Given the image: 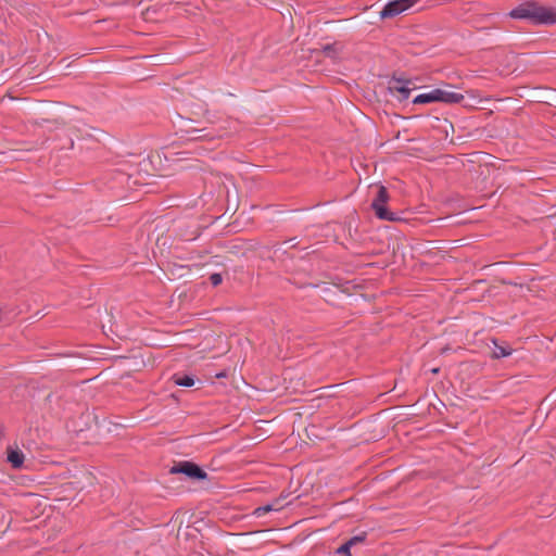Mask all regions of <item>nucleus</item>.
Returning <instances> with one entry per match:
<instances>
[{"instance_id":"obj_1","label":"nucleus","mask_w":556,"mask_h":556,"mask_svg":"<svg viewBox=\"0 0 556 556\" xmlns=\"http://www.w3.org/2000/svg\"><path fill=\"white\" fill-rule=\"evenodd\" d=\"M513 18L528 20L532 24L553 25L556 24V12L552 9L539 5L535 2H525L510 11Z\"/></svg>"},{"instance_id":"obj_2","label":"nucleus","mask_w":556,"mask_h":556,"mask_svg":"<svg viewBox=\"0 0 556 556\" xmlns=\"http://www.w3.org/2000/svg\"><path fill=\"white\" fill-rule=\"evenodd\" d=\"M389 200L390 194L388 192V189L384 186H378L376 197L371 202V208L374 210L375 215L381 220H401V217L396 213L388 210L387 203L389 202Z\"/></svg>"},{"instance_id":"obj_3","label":"nucleus","mask_w":556,"mask_h":556,"mask_svg":"<svg viewBox=\"0 0 556 556\" xmlns=\"http://www.w3.org/2000/svg\"><path fill=\"white\" fill-rule=\"evenodd\" d=\"M170 473H184L192 479L204 480L207 478V473L200 468L198 465L191 462H180L176 466L172 467Z\"/></svg>"},{"instance_id":"obj_4","label":"nucleus","mask_w":556,"mask_h":556,"mask_svg":"<svg viewBox=\"0 0 556 556\" xmlns=\"http://www.w3.org/2000/svg\"><path fill=\"white\" fill-rule=\"evenodd\" d=\"M409 85V80L395 79L390 90L392 93H396L397 100L405 101L409 98L410 91L415 88Z\"/></svg>"},{"instance_id":"obj_5","label":"nucleus","mask_w":556,"mask_h":556,"mask_svg":"<svg viewBox=\"0 0 556 556\" xmlns=\"http://www.w3.org/2000/svg\"><path fill=\"white\" fill-rule=\"evenodd\" d=\"M435 91H437V102L453 104V103H459L464 99V96L462 93L451 91L447 89L435 88Z\"/></svg>"},{"instance_id":"obj_6","label":"nucleus","mask_w":556,"mask_h":556,"mask_svg":"<svg viewBox=\"0 0 556 556\" xmlns=\"http://www.w3.org/2000/svg\"><path fill=\"white\" fill-rule=\"evenodd\" d=\"M405 11V7L401 4L400 0H392L388 2L380 12L381 18L394 17Z\"/></svg>"},{"instance_id":"obj_7","label":"nucleus","mask_w":556,"mask_h":556,"mask_svg":"<svg viewBox=\"0 0 556 556\" xmlns=\"http://www.w3.org/2000/svg\"><path fill=\"white\" fill-rule=\"evenodd\" d=\"M432 102H437V91H435V89H432V90H430L429 92H426V93L418 94L413 100L414 104H427V103H432Z\"/></svg>"},{"instance_id":"obj_8","label":"nucleus","mask_w":556,"mask_h":556,"mask_svg":"<svg viewBox=\"0 0 556 556\" xmlns=\"http://www.w3.org/2000/svg\"><path fill=\"white\" fill-rule=\"evenodd\" d=\"M8 460L14 468H20L24 463V454L17 450H9Z\"/></svg>"},{"instance_id":"obj_9","label":"nucleus","mask_w":556,"mask_h":556,"mask_svg":"<svg viewBox=\"0 0 556 556\" xmlns=\"http://www.w3.org/2000/svg\"><path fill=\"white\" fill-rule=\"evenodd\" d=\"M174 382L180 387H192L194 384V379L191 376H174Z\"/></svg>"},{"instance_id":"obj_10","label":"nucleus","mask_w":556,"mask_h":556,"mask_svg":"<svg viewBox=\"0 0 556 556\" xmlns=\"http://www.w3.org/2000/svg\"><path fill=\"white\" fill-rule=\"evenodd\" d=\"M323 52L326 56L336 59L338 54L340 53V49L337 47V45H326L323 47Z\"/></svg>"},{"instance_id":"obj_11","label":"nucleus","mask_w":556,"mask_h":556,"mask_svg":"<svg viewBox=\"0 0 556 556\" xmlns=\"http://www.w3.org/2000/svg\"><path fill=\"white\" fill-rule=\"evenodd\" d=\"M508 355H510V350H508L504 346L496 345L493 351V356L495 358H502V357H506Z\"/></svg>"},{"instance_id":"obj_12","label":"nucleus","mask_w":556,"mask_h":556,"mask_svg":"<svg viewBox=\"0 0 556 556\" xmlns=\"http://www.w3.org/2000/svg\"><path fill=\"white\" fill-rule=\"evenodd\" d=\"M271 510H276V508L270 505V504H267V505H264V506H261V507H257L255 510H254V515L256 517H262L263 515H265L266 513H269Z\"/></svg>"},{"instance_id":"obj_13","label":"nucleus","mask_w":556,"mask_h":556,"mask_svg":"<svg viewBox=\"0 0 556 556\" xmlns=\"http://www.w3.org/2000/svg\"><path fill=\"white\" fill-rule=\"evenodd\" d=\"M352 546H353V545H352V544H350V542L348 541V542H345L344 544H342V545L337 549V553H338V554H342V555H346V556H351L350 551H351V547H352Z\"/></svg>"},{"instance_id":"obj_14","label":"nucleus","mask_w":556,"mask_h":556,"mask_svg":"<svg viewBox=\"0 0 556 556\" xmlns=\"http://www.w3.org/2000/svg\"><path fill=\"white\" fill-rule=\"evenodd\" d=\"M210 281H211V283H212L214 287H216V286L220 285V283H222V281H223L222 275H220V274H218V273L212 274V275L210 276Z\"/></svg>"},{"instance_id":"obj_15","label":"nucleus","mask_w":556,"mask_h":556,"mask_svg":"<svg viewBox=\"0 0 556 556\" xmlns=\"http://www.w3.org/2000/svg\"><path fill=\"white\" fill-rule=\"evenodd\" d=\"M365 539H366V533L364 532V533H362V534H359V535H354V536H352V538L349 540V542H350V544L355 545V544H357V543L364 542V541H365Z\"/></svg>"},{"instance_id":"obj_16","label":"nucleus","mask_w":556,"mask_h":556,"mask_svg":"<svg viewBox=\"0 0 556 556\" xmlns=\"http://www.w3.org/2000/svg\"><path fill=\"white\" fill-rule=\"evenodd\" d=\"M439 371L438 368L432 369V372L437 374Z\"/></svg>"}]
</instances>
